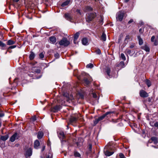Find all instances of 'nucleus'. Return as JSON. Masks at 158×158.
Masks as SVG:
<instances>
[{
    "label": "nucleus",
    "instance_id": "1",
    "mask_svg": "<svg viewBox=\"0 0 158 158\" xmlns=\"http://www.w3.org/2000/svg\"><path fill=\"white\" fill-rule=\"evenodd\" d=\"M104 152L105 155L108 156L112 155L114 153V152L112 151V147L110 146H106Z\"/></svg>",
    "mask_w": 158,
    "mask_h": 158
},
{
    "label": "nucleus",
    "instance_id": "2",
    "mask_svg": "<svg viewBox=\"0 0 158 158\" xmlns=\"http://www.w3.org/2000/svg\"><path fill=\"white\" fill-rule=\"evenodd\" d=\"M70 44V42L66 38L64 37L59 42V44L61 46L66 47Z\"/></svg>",
    "mask_w": 158,
    "mask_h": 158
},
{
    "label": "nucleus",
    "instance_id": "3",
    "mask_svg": "<svg viewBox=\"0 0 158 158\" xmlns=\"http://www.w3.org/2000/svg\"><path fill=\"white\" fill-rule=\"evenodd\" d=\"M96 13H88L86 18V21L89 23L96 17Z\"/></svg>",
    "mask_w": 158,
    "mask_h": 158
},
{
    "label": "nucleus",
    "instance_id": "4",
    "mask_svg": "<svg viewBox=\"0 0 158 158\" xmlns=\"http://www.w3.org/2000/svg\"><path fill=\"white\" fill-rule=\"evenodd\" d=\"M124 15V11H120L117 13L116 17L117 20L121 21L122 20Z\"/></svg>",
    "mask_w": 158,
    "mask_h": 158
},
{
    "label": "nucleus",
    "instance_id": "5",
    "mask_svg": "<svg viewBox=\"0 0 158 158\" xmlns=\"http://www.w3.org/2000/svg\"><path fill=\"white\" fill-rule=\"evenodd\" d=\"M140 96L142 98H147L148 96V94L145 91L141 90L139 92Z\"/></svg>",
    "mask_w": 158,
    "mask_h": 158
},
{
    "label": "nucleus",
    "instance_id": "6",
    "mask_svg": "<svg viewBox=\"0 0 158 158\" xmlns=\"http://www.w3.org/2000/svg\"><path fill=\"white\" fill-rule=\"evenodd\" d=\"M58 135L60 139L61 142L63 141L65 142V140L63 139L65 138V136L63 131H60L58 132Z\"/></svg>",
    "mask_w": 158,
    "mask_h": 158
},
{
    "label": "nucleus",
    "instance_id": "7",
    "mask_svg": "<svg viewBox=\"0 0 158 158\" xmlns=\"http://www.w3.org/2000/svg\"><path fill=\"white\" fill-rule=\"evenodd\" d=\"M19 137V134L16 132L11 137L10 140L11 142H13L16 139H18Z\"/></svg>",
    "mask_w": 158,
    "mask_h": 158
},
{
    "label": "nucleus",
    "instance_id": "8",
    "mask_svg": "<svg viewBox=\"0 0 158 158\" xmlns=\"http://www.w3.org/2000/svg\"><path fill=\"white\" fill-rule=\"evenodd\" d=\"M64 17L65 19L68 20L70 22H72V18L71 15L68 13H66L65 14Z\"/></svg>",
    "mask_w": 158,
    "mask_h": 158
},
{
    "label": "nucleus",
    "instance_id": "9",
    "mask_svg": "<svg viewBox=\"0 0 158 158\" xmlns=\"http://www.w3.org/2000/svg\"><path fill=\"white\" fill-rule=\"evenodd\" d=\"M61 106L60 105H57L53 108L52 111L54 112L58 111L60 108Z\"/></svg>",
    "mask_w": 158,
    "mask_h": 158
},
{
    "label": "nucleus",
    "instance_id": "10",
    "mask_svg": "<svg viewBox=\"0 0 158 158\" xmlns=\"http://www.w3.org/2000/svg\"><path fill=\"white\" fill-rule=\"evenodd\" d=\"M110 113H111V112L110 111L106 112L105 114L103 115L102 116H100L98 118L99 120V121H100L102 120L107 115L110 114Z\"/></svg>",
    "mask_w": 158,
    "mask_h": 158
},
{
    "label": "nucleus",
    "instance_id": "11",
    "mask_svg": "<svg viewBox=\"0 0 158 158\" xmlns=\"http://www.w3.org/2000/svg\"><path fill=\"white\" fill-rule=\"evenodd\" d=\"M32 154V150L31 148H29L27 150L26 152V156H31Z\"/></svg>",
    "mask_w": 158,
    "mask_h": 158
},
{
    "label": "nucleus",
    "instance_id": "12",
    "mask_svg": "<svg viewBox=\"0 0 158 158\" xmlns=\"http://www.w3.org/2000/svg\"><path fill=\"white\" fill-rule=\"evenodd\" d=\"M150 139L152 140L154 144H156L158 143V139L156 137H152Z\"/></svg>",
    "mask_w": 158,
    "mask_h": 158
},
{
    "label": "nucleus",
    "instance_id": "13",
    "mask_svg": "<svg viewBox=\"0 0 158 158\" xmlns=\"http://www.w3.org/2000/svg\"><path fill=\"white\" fill-rule=\"evenodd\" d=\"M141 48L142 49L144 50L147 52H149L150 51V48L147 45H145L141 47Z\"/></svg>",
    "mask_w": 158,
    "mask_h": 158
},
{
    "label": "nucleus",
    "instance_id": "14",
    "mask_svg": "<svg viewBox=\"0 0 158 158\" xmlns=\"http://www.w3.org/2000/svg\"><path fill=\"white\" fill-rule=\"evenodd\" d=\"M77 118L74 117H72L70 119V123H75L77 122Z\"/></svg>",
    "mask_w": 158,
    "mask_h": 158
},
{
    "label": "nucleus",
    "instance_id": "15",
    "mask_svg": "<svg viewBox=\"0 0 158 158\" xmlns=\"http://www.w3.org/2000/svg\"><path fill=\"white\" fill-rule=\"evenodd\" d=\"M49 39L50 41L52 44L55 43L56 41V38L53 36L50 37Z\"/></svg>",
    "mask_w": 158,
    "mask_h": 158
},
{
    "label": "nucleus",
    "instance_id": "16",
    "mask_svg": "<svg viewBox=\"0 0 158 158\" xmlns=\"http://www.w3.org/2000/svg\"><path fill=\"white\" fill-rule=\"evenodd\" d=\"M92 10L93 8L89 6H86L83 9V10L85 12L90 11Z\"/></svg>",
    "mask_w": 158,
    "mask_h": 158
},
{
    "label": "nucleus",
    "instance_id": "17",
    "mask_svg": "<svg viewBox=\"0 0 158 158\" xmlns=\"http://www.w3.org/2000/svg\"><path fill=\"white\" fill-rule=\"evenodd\" d=\"M40 143L39 140H36L34 142V148L35 149H38L40 146Z\"/></svg>",
    "mask_w": 158,
    "mask_h": 158
},
{
    "label": "nucleus",
    "instance_id": "18",
    "mask_svg": "<svg viewBox=\"0 0 158 158\" xmlns=\"http://www.w3.org/2000/svg\"><path fill=\"white\" fill-rule=\"evenodd\" d=\"M44 134L42 131H39L37 133V137L39 139H41L43 137Z\"/></svg>",
    "mask_w": 158,
    "mask_h": 158
},
{
    "label": "nucleus",
    "instance_id": "19",
    "mask_svg": "<svg viewBox=\"0 0 158 158\" xmlns=\"http://www.w3.org/2000/svg\"><path fill=\"white\" fill-rule=\"evenodd\" d=\"M82 43L83 45H86L88 44V40L87 38H83L82 40Z\"/></svg>",
    "mask_w": 158,
    "mask_h": 158
},
{
    "label": "nucleus",
    "instance_id": "20",
    "mask_svg": "<svg viewBox=\"0 0 158 158\" xmlns=\"http://www.w3.org/2000/svg\"><path fill=\"white\" fill-rule=\"evenodd\" d=\"M106 35L104 32H103L101 37V40L103 41H106Z\"/></svg>",
    "mask_w": 158,
    "mask_h": 158
},
{
    "label": "nucleus",
    "instance_id": "21",
    "mask_svg": "<svg viewBox=\"0 0 158 158\" xmlns=\"http://www.w3.org/2000/svg\"><path fill=\"white\" fill-rule=\"evenodd\" d=\"M8 135H5L2 136H1V139L4 141L6 140L8 138Z\"/></svg>",
    "mask_w": 158,
    "mask_h": 158
},
{
    "label": "nucleus",
    "instance_id": "22",
    "mask_svg": "<svg viewBox=\"0 0 158 158\" xmlns=\"http://www.w3.org/2000/svg\"><path fill=\"white\" fill-rule=\"evenodd\" d=\"M35 56V54L33 52H31L29 56V58L30 59V60H33Z\"/></svg>",
    "mask_w": 158,
    "mask_h": 158
},
{
    "label": "nucleus",
    "instance_id": "23",
    "mask_svg": "<svg viewBox=\"0 0 158 158\" xmlns=\"http://www.w3.org/2000/svg\"><path fill=\"white\" fill-rule=\"evenodd\" d=\"M15 43V41L11 40H9L7 42V44L8 45H10L14 44Z\"/></svg>",
    "mask_w": 158,
    "mask_h": 158
},
{
    "label": "nucleus",
    "instance_id": "24",
    "mask_svg": "<svg viewBox=\"0 0 158 158\" xmlns=\"http://www.w3.org/2000/svg\"><path fill=\"white\" fill-rule=\"evenodd\" d=\"M137 38L139 40V45H142L143 43V41L142 39L141 38L140 36H138Z\"/></svg>",
    "mask_w": 158,
    "mask_h": 158
},
{
    "label": "nucleus",
    "instance_id": "25",
    "mask_svg": "<svg viewBox=\"0 0 158 158\" xmlns=\"http://www.w3.org/2000/svg\"><path fill=\"white\" fill-rule=\"evenodd\" d=\"M32 70L35 72L37 73H40V69H38L36 67H34L33 68Z\"/></svg>",
    "mask_w": 158,
    "mask_h": 158
},
{
    "label": "nucleus",
    "instance_id": "26",
    "mask_svg": "<svg viewBox=\"0 0 158 158\" xmlns=\"http://www.w3.org/2000/svg\"><path fill=\"white\" fill-rule=\"evenodd\" d=\"M0 46L2 48V49L4 50L5 49L3 48L6 46V45L2 42L0 41Z\"/></svg>",
    "mask_w": 158,
    "mask_h": 158
},
{
    "label": "nucleus",
    "instance_id": "27",
    "mask_svg": "<svg viewBox=\"0 0 158 158\" xmlns=\"http://www.w3.org/2000/svg\"><path fill=\"white\" fill-rule=\"evenodd\" d=\"M80 33L78 32H77L74 35V40H77V39L78 38Z\"/></svg>",
    "mask_w": 158,
    "mask_h": 158
},
{
    "label": "nucleus",
    "instance_id": "28",
    "mask_svg": "<svg viewBox=\"0 0 158 158\" xmlns=\"http://www.w3.org/2000/svg\"><path fill=\"white\" fill-rule=\"evenodd\" d=\"M74 155L76 157H79L80 156V154L78 152L75 151L74 152Z\"/></svg>",
    "mask_w": 158,
    "mask_h": 158
},
{
    "label": "nucleus",
    "instance_id": "29",
    "mask_svg": "<svg viewBox=\"0 0 158 158\" xmlns=\"http://www.w3.org/2000/svg\"><path fill=\"white\" fill-rule=\"evenodd\" d=\"M69 2V1H66L64 2L61 5V6L63 7H64L65 6L67 5Z\"/></svg>",
    "mask_w": 158,
    "mask_h": 158
},
{
    "label": "nucleus",
    "instance_id": "30",
    "mask_svg": "<svg viewBox=\"0 0 158 158\" xmlns=\"http://www.w3.org/2000/svg\"><path fill=\"white\" fill-rule=\"evenodd\" d=\"M84 82L86 85H88L89 83V81L87 78H85L84 79Z\"/></svg>",
    "mask_w": 158,
    "mask_h": 158
},
{
    "label": "nucleus",
    "instance_id": "31",
    "mask_svg": "<svg viewBox=\"0 0 158 158\" xmlns=\"http://www.w3.org/2000/svg\"><path fill=\"white\" fill-rule=\"evenodd\" d=\"M106 73L109 76H110V69L109 67H107L106 69Z\"/></svg>",
    "mask_w": 158,
    "mask_h": 158
},
{
    "label": "nucleus",
    "instance_id": "32",
    "mask_svg": "<svg viewBox=\"0 0 158 158\" xmlns=\"http://www.w3.org/2000/svg\"><path fill=\"white\" fill-rule=\"evenodd\" d=\"M146 84L147 85L148 87H149L151 85V81L148 80H146Z\"/></svg>",
    "mask_w": 158,
    "mask_h": 158
},
{
    "label": "nucleus",
    "instance_id": "33",
    "mask_svg": "<svg viewBox=\"0 0 158 158\" xmlns=\"http://www.w3.org/2000/svg\"><path fill=\"white\" fill-rule=\"evenodd\" d=\"M93 67H94L93 64L91 63H89V64H88L86 66V67L87 68H92Z\"/></svg>",
    "mask_w": 158,
    "mask_h": 158
},
{
    "label": "nucleus",
    "instance_id": "34",
    "mask_svg": "<svg viewBox=\"0 0 158 158\" xmlns=\"http://www.w3.org/2000/svg\"><path fill=\"white\" fill-rule=\"evenodd\" d=\"M100 121L98 119V118H96L95 120L94 121V125H96L98 122Z\"/></svg>",
    "mask_w": 158,
    "mask_h": 158
},
{
    "label": "nucleus",
    "instance_id": "35",
    "mask_svg": "<svg viewBox=\"0 0 158 158\" xmlns=\"http://www.w3.org/2000/svg\"><path fill=\"white\" fill-rule=\"evenodd\" d=\"M121 58L123 60H126V57L123 53H121Z\"/></svg>",
    "mask_w": 158,
    "mask_h": 158
},
{
    "label": "nucleus",
    "instance_id": "36",
    "mask_svg": "<svg viewBox=\"0 0 158 158\" xmlns=\"http://www.w3.org/2000/svg\"><path fill=\"white\" fill-rule=\"evenodd\" d=\"M39 56L41 59L43 58L44 57V53L43 52L39 54Z\"/></svg>",
    "mask_w": 158,
    "mask_h": 158
},
{
    "label": "nucleus",
    "instance_id": "37",
    "mask_svg": "<svg viewBox=\"0 0 158 158\" xmlns=\"http://www.w3.org/2000/svg\"><path fill=\"white\" fill-rule=\"evenodd\" d=\"M126 52L128 54L130 55L131 53V51L129 49H127L126 50Z\"/></svg>",
    "mask_w": 158,
    "mask_h": 158
},
{
    "label": "nucleus",
    "instance_id": "38",
    "mask_svg": "<svg viewBox=\"0 0 158 158\" xmlns=\"http://www.w3.org/2000/svg\"><path fill=\"white\" fill-rule=\"evenodd\" d=\"M151 126L152 127L154 126L158 128V122H155L153 125H152Z\"/></svg>",
    "mask_w": 158,
    "mask_h": 158
},
{
    "label": "nucleus",
    "instance_id": "39",
    "mask_svg": "<svg viewBox=\"0 0 158 158\" xmlns=\"http://www.w3.org/2000/svg\"><path fill=\"white\" fill-rule=\"evenodd\" d=\"M96 52L97 54H101V51L99 49H98L96 51Z\"/></svg>",
    "mask_w": 158,
    "mask_h": 158
},
{
    "label": "nucleus",
    "instance_id": "40",
    "mask_svg": "<svg viewBox=\"0 0 158 158\" xmlns=\"http://www.w3.org/2000/svg\"><path fill=\"white\" fill-rule=\"evenodd\" d=\"M92 144H89V148H88L89 151L91 152V150H92Z\"/></svg>",
    "mask_w": 158,
    "mask_h": 158
},
{
    "label": "nucleus",
    "instance_id": "41",
    "mask_svg": "<svg viewBox=\"0 0 158 158\" xmlns=\"http://www.w3.org/2000/svg\"><path fill=\"white\" fill-rule=\"evenodd\" d=\"M54 57L56 59H57L59 57V54L58 53L56 52L54 55Z\"/></svg>",
    "mask_w": 158,
    "mask_h": 158
},
{
    "label": "nucleus",
    "instance_id": "42",
    "mask_svg": "<svg viewBox=\"0 0 158 158\" xmlns=\"http://www.w3.org/2000/svg\"><path fill=\"white\" fill-rule=\"evenodd\" d=\"M52 156V155L51 153H49L47 156L46 158H51Z\"/></svg>",
    "mask_w": 158,
    "mask_h": 158
},
{
    "label": "nucleus",
    "instance_id": "43",
    "mask_svg": "<svg viewBox=\"0 0 158 158\" xmlns=\"http://www.w3.org/2000/svg\"><path fill=\"white\" fill-rule=\"evenodd\" d=\"M16 47V45H12V46H10L8 48V49H9L14 48H15Z\"/></svg>",
    "mask_w": 158,
    "mask_h": 158
},
{
    "label": "nucleus",
    "instance_id": "44",
    "mask_svg": "<svg viewBox=\"0 0 158 158\" xmlns=\"http://www.w3.org/2000/svg\"><path fill=\"white\" fill-rule=\"evenodd\" d=\"M153 42L154 45L156 46L158 44V41L156 39Z\"/></svg>",
    "mask_w": 158,
    "mask_h": 158
},
{
    "label": "nucleus",
    "instance_id": "45",
    "mask_svg": "<svg viewBox=\"0 0 158 158\" xmlns=\"http://www.w3.org/2000/svg\"><path fill=\"white\" fill-rule=\"evenodd\" d=\"M119 156L120 158H125L124 155L122 153H120L119 154Z\"/></svg>",
    "mask_w": 158,
    "mask_h": 158
},
{
    "label": "nucleus",
    "instance_id": "46",
    "mask_svg": "<svg viewBox=\"0 0 158 158\" xmlns=\"http://www.w3.org/2000/svg\"><path fill=\"white\" fill-rule=\"evenodd\" d=\"M36 118L35 116H34L31 118V120L32 121H33V122L35 121L36 120Z\"/></svg>",
    "mask_w": 158,
    "mask_h": 158
},
{
    "label": "nucleus",
    "instance_id": "47",
    "mask_svg": "<svg viewBox=\"0 0 158 158\" xmlns=\"http://www.w3.org/2000/svg\"><path fill=\"white\" fill-rule=\"evenodd\" d=\"M155 36L153 35V36H152L151 38V41L152 42H153L154 41V40L155 39Z\"/></svg>",
    "mask_w": 158,
    "mask_h": 158
},
{
    "label": "nucleus",
    "instance_id": "48",
    "mask_svg": "<svg viewBox=\"0 0 158 158\" xmlns=\"http://www.w3.org/2000/svg\"><path fill=\"white\" fill-rule=\"evenodd\" d=\"M118 119H112L111 121V122H112L113 123H116L118 122Z\"/></svg>",
    "mask_w": 158,
    "mask_h": 158
},
{
    "label": "nucleus",
    "instance_id": "49",
    "mask_svg": "<svg viewBox=\"0 0 158 158\" xmlns=\"http://www.w3.org/2000/svg\"><path fill=\"white\" fill-rule=\"evenodd\" d=\"M77 70H75L74 71V75L75 76H77Z\"/></svg>",
    "mask_w": 158,
    "mask_h": 158
},
{
    "label": "nucleus",
    "instance_id": "50",
    "mask_svg": "<svg viewBox=\"0 0 158 158\" xmlns=\"http://www.w3.org/2000/svg\"><path fill=\"white\" fill-rule=\"evenodd\" d=\"M45 145H43V146L42 147V148L41 150V152H43L44 151V150L45 149Z\"/></svg>",
    "mask_w": 158,
    "mask_h": 158
},
{
    "label": "nucleus",
    "instance_id": "51",
    "mask_svg": "<svg viewBox=\"0 0 158 158\" xmlns=\"http://www.w3.org/2000/svg\"><path fill=\"white\" fill-rule=\"evenodd\" d=\"M135 46V44H132L130 46V48H133Z\"/></svg>",
    "mask_w": 158,
    "mask_h": 158
},
{
    "label": "nucleus",
    "instance_id": "52",
    "mask_svg": "<svg viewBox=\"0 0 158 158\" xmlns=\"http://www.w3.org/2000/svg\"><path fill=\"white\" fill-rule=\"evenodd\" d=\"M133 22V20L132 19H131L128 22V24H130L131 23H132Z\"/></svg>",
    "mask_w": 158,
    "mask_h": 158
},
{
    "label": "nucleus",
    "instance_id": "53",
    "mask_svg": "<svg viewBox=\"0 0 158 158\" xmlns=\"http://www.w3.org/2000/svg\"><path fill=\"white\" fill-rule=\"evenodd\" d=\"M130 37V36L129 35H127L125 37V40L129 39Z\"/></svg>",
    "mask_w": 158,
    "mask_h": 158
},
{
    "label": "nucleus",
    "instance_id": "54",
    "mask_svg": "<svg viewBox=\"0 0 158 158\" xmlns=\"http://www.w3.org/2000/svg\"><path fill=\"white\" fill-rule=\"evenodd\" d=\"M121 66L122 65L123 66H124V62L123 61H121L119 64Z\"/></svg>",
    "mask_w": 158,
    "mask_h": 158
},
{
    "label": "nucleus",
    "instance_id": "55",
    "mask_svg": "<svg viewBox=\"0 0 158 158\" xmlns=\"http://www.w3.org/2000/svg\"><path fill=\"white\" fill-rule=\"evenodd\" d=\"M93 97H94V98H97V95L96 94L93 93Z\"/></svg>",
    "mask_w": 158,
    "mask_h": 158
},
{
    "label": "nucleus",
    "instance_id": "56",
    "mask_svg": "<svg viewBox=\"0 0 158 158\" xmlns=\"http://www.w3.org/2000/svg\"><path fill=\"white\" fill-rule=\"evenodd\" d=\"M76 11L77 13H79L80 15H81V13L80 10L77 9V10Z\"/></svg>",
    "mask_w": 158,
    "mask_h": 158
},
{
    "label": "nucleus",
    "instance_id": "57",
    "mask_svg": "<svg viewBox=\"0 0 158 158\" xmlns=\"http://www.w3.org/2000/svg\"><path fill=\"white\" fill-rule=\"evenodd\" d=\"M4 114L3 113H0V117H2L3 116H4Z\"/></svg>",
    "mask_w": 158,
    "mask_h": 158
},
{
    "label": "nucleus",
    "instance_id": "58",
    "mask_svg": "<svg viewBox=\"0 0 158 158\" xmlns=\"http://www.w3.org/2000/svg\"><path fill=\"white\" fill-rule=\"evenodd\" d=\"M73 42L75 44H76L77 43V40H74V39L73 40Z\"/></svg>",
    "mask_w": 158,
    "mask_h": 158
},
{
    "label": "nucleus",
    "instance_id": "59",
    "mask_svg": "<svg viewBox=\"0 0 158 158\" xmlns=\"http://www.w3.org/2000/svg\"><path fill=\"white\" fill-rule=\"evenodd\" d=\"M139 32H140L141 33H142L143 31H142V29L140 28V29H139Z\"/></svg>",
    "mask_w": 158,
    "mask_h": 158
},
{
    "label": "nucleus",
    "instance_id": "60",
    "mask_svg": "<svg viewBox=\"0 0 158 158\" xmlns=\"http://www.w3.org/2000/svg\"><path fill=\"white\" fill-rule=\"evenodd\" d=\"M123 0L125 2H128L129 1V0Z\"/></svg>",
    "mask_w": 158,
    "mask_h": 158
},
{
    "label": "nucleus",
    "instance_id": "61",
    "mask_svg": "<svg viewBox=\"0 0 158 158\" xmlns=\"http://www.w3.org/2000/svg\"><path fill=\"white\" fill-rule=\"evenodd\" d=\"M19 0H14V1L15 2H18Z\"/></svg>",
    "mask_w": 158,
    "mask_h": 158
},
{
    "label": "nucleus",
    "instance_id": "62",
    "mask_svg": "<svg viewBox=\"0 0 158 158\" xmlns=\"http://www.w3.org/2000/svg\"><path fill=\"white\" fill-rule=\"evenodd\" d=\"M148 101L149 102H150L151 101V99L150 98H148Z\"/></svg>",
    "mask_w": 158,
    "mask_h": 158
},
{
    "label": "nucleus",
    "instance_id": "63",
    "mask_svg": "<svg viewBox=\"0 0 158 158\" xmlns=\"http://www.w3.org/2000/svg\"><path fill=\"white\" fill-rule=\"evenodd\" d=\"M152 147H154V148H156L155 146H153V145H152Z\"/></svg>",
    "mask_w": 158,
    "mask_h": 158
},
{
    "label": "nucleus",
    "instance_id": "64",
    "mask_svg": "<svg viewBox=\"0 0 158 158\" xmlns=\"http://www.w3.org/2000/svg\"><path fill=\"white\" fill-rule=\"evenodd\" d=\"M7 53V51H6V52H5V54H6Z\"/></svg>",
    "mask_w": 158,
    "mask_h": 158
}]
</instances>
